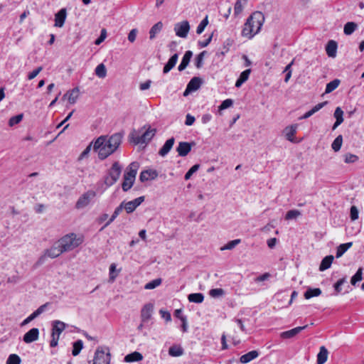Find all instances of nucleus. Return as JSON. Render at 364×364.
Returning a JSON list of instances; mask_svg holds the SVG:
<instances>
[{
  "label": "nucleus",
  "instance_id": "nucleus-52",
  "mask_svg": "<svg viewBox=\"0 0 364 364\" xmlns=\"http://www.w3.org/2000/svg\"><path fill=\"white\" fill-rule=\"evenodd\" d=\"M200 168V164L193 165L185 174L184 178L185 180H189L192 175L196 173Z\"/></svg>",
  "mask_w": 364,
  "mask_h": 364
},
{
  "label": "nucleus",
  "instance_id": "nucleus-58",
  "mask_svg": "<svg viewBox=\"0 0 364 364\" xmlns=\"http://www.w3.org/2000/svg\"><path fill=\"white\" fill-rule=\"evenodd\" d=\"M233 104V101L231 99H227L222 102L221 105L219 106V110H223L229 108Z\"/></svg>",
  "mask_w": 364,
  "mask_h": 364
},
{
  "label": "nucleus",
  "instance_id": "nucleus-51",
  "mask_svg": "<svg viewBox=\"0 0 364 364\" xmlns=\"http://www.w3.org/2000/svg\"><path fill=\"white\" fill-rule=\"evenodd\" d=\"M20 363H21V358L16 354H11L6 360V364H20Z\"/></svg>",
  "mask_w": 364,
  "mask_h": 364
},
{
  "label": "nucleus",
  "instance_id": "nucleus-38",
  "mask_svg": "<svg viewBox=\"0 0 364 364\" xmlns=\"http://www.w3.org/2000/svg\"><path fill=\"white\" fill-rule=\"evenodd\" d=\"M183 353V348L179 346H171L168 349V354L171 356L178 357L182 355Z\"/></svg>",
  "mask_w": 364,
  "mask_h": 364
},
{
  "label": "nucleus",
  "instance_id": "nucleus-43",
  "mask_svg": "<svg viewBox=\"0 0 364 364\" xmlns=\"http://www.w3.org/2000/svg\"><path fill=\"white\" fill-rule=\"evenodd\" d=\"M83 348V342L81 340H77V341L73 343V348L72 350V354L74 356H77L80 353L81 350Z\"/></svg>",
  "mask_w": 364,
  "mask_h": 364
},
{
  "label": "nucleus",
  "instance_id": "nucleus-22",
  "mask_svg": "<svg viewBox=\"0 0 364 364\" xmlns=\"http://www.w3.org/2000/svg\"><path fill=\"white\" fill-rule=\"evenodd\" d=\"M334 117L336 118V122L334 123L332 129L334 130L343 122V111L341 107H338L334 112Z\"/></svg>",
  "mask_w": 364,
  "mask_h": 364
},
{
  "label": "nucleus",
  "instance_id": "nucleus-9",
  "mask_svg": "<svg viewBox=\"0 0 364 364\" xmlns=\"http://www.w3.org/2000/svg\"><path fill=\"white\" fill-rule=\"evenodd\" d=\"M156 133V129L149 128L146 129L140 136H137L134 139V141L135 144H146L151 141Z\"/></svg>",
  "mask_w": 364,
  "mask_h": 364
},
{
  "label": "nucleus",
  "instance_id": "nucleus-10",
  "mask_svg": "<svg viewBox=\"0 0 364 364\" xmlns=\"http://www.w3.org/2000/svg\"><path fill=\"white\" fill-rule=\"evenodd\" d=\"M39 330L37 328H33L26 333L23 336V341L26 343H31L38 339Z\"/></svg>",
  "mask_w": 364,
  "mask_h": 364
},
{
  "label": "nucleus",
  "instance_id": "nucleus-63",
  "mask_svg": "<svg viewBox=\"0 0 364 364\" xmlns=\"http://www.w3.org/2000/svg\"><path fill=\"white\" fill-rule=\"evenodd\" d=\"M48 305V303H46L45 304L41 305L40 307H38L35 311H33L36 317L41 315L46 310Z\"/></svg>",
  "mask_w": 364,
  "mask_h": 364
},
{
  "label": "nucleus",
  "instance_id": "nucleus-2",
  "mask_svg": "<svg viewBox=\"0 0 364 364\" xmlns=\"http://www.w3.org/2000/svg\"><path fill=\"white\" fill-rule=\"evenodd\" d=\"M264 21V16L260 11L254 12L244 24L242 31V36L252 38L260 31Z\"/></svg>",
  "mask_w": 364,
  "mask_h": 364
},
{
  "label": "nucleus",
  "instance_id": "nucleus-55",
  "mask_svg": "<svg viewBox=\"0 0 364 364\" xmlns=\"http://www.w3.org/2000/svg\"><path fill=\"white\" fill-rule=\"evenodd\" d=\"M123 203V208L125 209L127 213H131L136 209L135 205L132 202V200L127 203Z\"/></svg>",
  "mask_w": 364,
  "mask_h": 364
},
{
  "label": "nucleus",
  "instance_id": "nucleus-49",
  "mask_svg": "<svg viewBox=\"0 0 364 364\" xmlns=\"http://www.w3.org/2000/svg\"><path fill=\"white\" fill-rule=\"evenodd\" d=\"M23 117V114H17L16 116L11 117L9 121V125L10 127H13L16 124H18V123H20L22 121Z\"/></svg>",
  "mask_w": 364,
  "mask_h": 364
},
{
  "label": "nucleus",
  "instance_id": "nucleus-54",
  "mask_svg": "<svg viewBox=\"0 0 364 364\" xmlns=\"http://www.w3.org/2000/svg\"><path fill=\"white\" fill-rule=\"evenodd\" d=\"M346 282V277H343L340 279L333 286L334 289L336 294H338L341 291V286Z\"/></svg>",
  "mask_w": 364,
  "mask_h": 364
},
{
  "label": "nucleus",
  "instance_id": "nucleus-50",
  "mask_svg": "<svg viewBox=\"0 0 364 364\" xmlns=\"http://www.w3.org/2000/svg\"><path fill=\"white\" fill-rule=\"evenodd\" d=\"M299 215H301V212L299 210H289L287 213L286 216H285V219L286 220L295 219L297 217H299Z\"/></svg>",
  "mask_w": 364,
  "mask_h": 364
},
{
  "label": "nucleus",
  "instance_id": "nucleus-33",
  "mask_svg": "<svg viewBox=\"0 0 364 364\" xmlns=\"http://www.w3.org/2000/svg\"><path fill=\"white\" fill-rule=\"evenodd\" d=\"M321 294V290L319 288H309L304 293L306 299H309L314 296H318Z\"/></svg>",
  "mask_w": 364,
  "mask_h": 364
},
{
  "label": "nucleus",
  "instance_id": "nucleus-17",
  "mask_svg": "<svg viewBox=\"0 0 364 364\" xmlns=\"http://www.w3.org/2000/svg\"><path fill=\"white\" fill-rule=\"evenodd\" d=\"M175 142V139L173 137H171L168 139L164 146L161 147V149L159 151V154L161 156H165L168 154V153L171 151L172 149L173 144Z\"/></svg>",
  "mask_w": 364,
  "mask_h": 364
},
{
  "label": "nucleus",
  "instance_id": "nucleus-42",
  "mask_svg": "<svg viewBox=\"0 0 364 364\" xmlns=\"http://www.w3.org/2000/svg\"><path fill=\"white\" fill-rule=\"evenodd\" d=\"M357 28V24L354 22H348L344 26V33L346 35L352 34Z\"/></svg>",
  "mask_w": 364,
  "mask_h": 364
},
{
  "label": "nucleus",
  "instance_id": "nucleus-25",
  "mask_svg": "<svg viewBox=\"0 0 364 364\" xmlns=\"http://www.w3.org/2000/svg\"><path fill=\"white\" fill-rule=\"evenodd\" d=\"M250 73H251L250 69H247V70H244L243 72H242L235 82V87H241L242 85L248 80Z\"/></svg>",
  "mask_w": 364,
  "mask_h": 364
},
{
  "label": "nucleus",
  "instance_id": "nucleus-48",
  "mask_svg": "<svg viewBox=\"0 0 364 364\" xmlns=\"http://www.w3.org/2000/svg\"><path fill=\"white\" fill-rule=\"evenodd\" d=\"M207 52L205 50L199 53L196 59H195V65L197 68H200L203 65V58L206 55Z\"/></svg>",
  "mask_w": 364,
  "mask_h": 364
},
{
  "label": "nucleus",
  "instance_id": "nucleus-15",
  "mask_svg": "<svg viewBox=\"0 0 364 364\" xmlns=\"http://www.w3.org/2000/svg\"><path fill=\"white\" fill-rule=\"evenodd\" d=\"M307 326V325H305L304 326H298L291 330L284 331L281 333V337L285 339L292 338L299 333H300L302 330L306 329Z\"/></svg>",
  "mask_w": 364,
  "mask_h": 364
},
{
  "label": "nucleus",
  "instance_id": "nucleus-53",
  "mask_svg": "<svg viewBox=\"0 0 364 364\" xmlns=\"http://www.w3.org/2000/svg\"><path fill=\"white\" fill-rule=\"evenodd\" d=\"M208 23V16H206L205 17V18H203L201 22L200 23V24L197 27V29H196V33L198 34H200L203 32L205 28L207 26Z\"/></svg>",
  "mask_w": 364,
  "mask_h": 364
},
{
  "label": "nucleus",
  "instance_id": "nucleus-14",
  "mask_svg": "<svg viewBox=\"0 0 364 364\" xmlns=\"http://www.w3.org/2000/svg\"><path fill=\"white\" fill-rule=\"evenodd\" d=\"M139 165L137 162L131 163L126 169L124 175L135 180Z\"/></svg>",
  "mask_w": 364,
  "mask_h": 364
},
{
  "label": "nucleus",
  "instance_id": "nucleus-11",
  "mask_svg": "<svg viewBox=\"0 0 364 364\" xmlns=\"http://www.w3.org/2000/svg\"><path fill=\"white\" fill-rule=\"evenodd\" d=\"M158 176V173L156 170L148 169L142 171L139 176L141 182H145L149 180H154Z\"/></svg>",
  "mask_w": 364,
  "mask_h": 364
},
{
  "label": "nucleus",
  "instance_id": "nucleus-59",
  "mask_svg": "<svg viewBox=\"0 0 364 364\" xmlns=\"http://www.w3.org/2000/svg\"><path fill=\"white\" fill-rule=\"evenodd\" d=\"M350 216L352 220H355L358 218V210L355 205L350 208Z\"/></svg>",
  "mask_w": 364,
  "mask_h": 364
},
{
  "label": "nucleus",
  "instance_id": "nucleus-64",
  "mask_svg": "<svg viewBox=\"0 0 364 364\" xmlns=\"http://www.w3.org/2000/svg\"><path fill=\"white\" fill-rule=\"evenodd\" d=\"M195 122V117L190 114H188L186 117L185 124L187 126H191Z\"/></svg>",
  "mask_w": 364,
  "mask_h": 364
},
{
  "label": "nucleus",
  "instance_id": "nucleus-1",
  "mask_svg": "<svg viewBox=\"0 0 364 364\" xmlns=\"http://www.w3.org/2000/svg\"><path fill=\"white\" fill-rule=\"evenodd\" d=\"M123 134L117 132L111 136L102 135L93 143V150L97 153L98 158L104 160L114 153L120 146Z\"/></svg>",
  "mask_w": 364,
  "mask_h": 364
},
{
  "label": "nucleus",
  "instance_id": "nucleus-41",
  "mask_svg": "<svg viewBox=\"0 0 364 364\" xmlns=\"http://www.w3.org/2000/svg\"><path fill=\"white\" fill-rule=\"evenodd\" d=\"M116 267H117L116 264H114V263L111 264V265L109 266V282H113L116 279L117 277L118 276V274L120 272V269H119V270L116 269Z\"/></svg>",
  "mask_w": 364,
  "mask_h": 364
},
{
  "label": "nucleus",
  "instance_id": "nucleus-45",
  "mask_svg": "<svg viewBox=\"0 0 364 364\" xmlns=\"http://www.w3.org/2000/svg\"><path fill=\"white\" fill-rule=\"evenodd\" d=\"M342 143L343 137L341 135H338L333 141L331 147L335 151H338L341 148Z\"/></svg>",
  "mask_w": 364,
  "mask_h": 364
},
{
  "label": "nucleus",
  "instance_id": "nucleus-27",
  "mask_svg": "<svg viewBox=\"0 0 364 364\" xmlns=\"http://www.w3.org/2000/svg\"><path fill=\"white\" fill-rule=\"evenodd\" d=\"M143 359V355L136 351L127 355L124 357V361L127 363L137 362Z\"/></svg>",
  "mask_w": 364,
  "mask_h": 364
},
{
  "label": "nucleus",
  "instance_id": "nucleus-57",
  "mask_svg": "<svg viewBox=\"0 0 364 364\" xmlns=\"http://www.w3.org/2000/svg\"><path fill=\"white\" fill-rule=\"evenodd\" d=\"M209 294L212 297H218L224 294V290L220 288L213 289L210 291Z\"/></svg>",
  "mask_w": 364,
  "mask_h": 364
},
{
  "label": "nucleus",
  "instance_id": "nucleus-23",
  "mask_svg": "<svg viewBox=\"0 0 364 364\" xmlns=\"http://www.w3.org/2000/svg\"><path fill=\"white\" fill-rule=\"evenodd\" d=\"M328 352L325 346L320 347L318 353L317 354V364H324L328 358Z\"/></svg>",
  "mask_w": 364,
  "mask_h": 364
},
{
  "label": "nucleus",
  "instance_id": "nucleus-36",
  "mask_svg": "<svg viewBox=\"0 0 364 364\" xmlns=\"http://www.w3.org/2000/svg\"><path fill=\"white\" fill-rule=\"evenodd\" d=\"M296 133V125H291L285 129V134L287 140L294 141V136Z\"/></svg>",
  "mask_w": 364,
  "mask_h": 364
},
{
  "label": "nucleus",
  "instance_id": "nucleus-12",
  "mask_svg": "<svg viewBox=\"0 0 364 364\" xmlns=\"http://www.w3.org/2000/svg\"><path fill=\"white\" fill-rule=\"evenodd\" d=\"M191 144L186 141H181L176 149V151L180 156H186L191 150Z\"/></svg>",
  "mask_w": 364,
  "mask_h": 364
},
{
  "label": "nucleus",
  "instance_id": "nucleus-34",
  "mask_svg": "<svg viewBox=\"0 0 364 364\" xmlns=\"http://www.w3.org/2000/svg\"><path fill=\"white\" fill-rule=\"evenodd\" d=\"M188 299L190 302L200 304L204 300V296L202 293H193L188 295Z\"/></svg>",
  "mask_w": 364,
  "mask_h": 364
},
{
  "label": "nucleus",
  "instance_id": "nucleus-5",
  "mask_svg": "<svg viewBox=\"0 0 364 364\" xmlns=\"http://www.w3.org/2000/svg\"><path fill=\"white\" fill-rule=\"evenodd\" d=\"M110 353H105L102 348L99 347L95 351L93 364H109Z\"/></svg>",
  "mask_w": 364,
  "mask_h": 364
},
{
  "label": "nucleus",
  "instance_id": "nucleus-7",
  "mask_svg": "<svg viewBox=\"0 0 364 364\" xmlns=\"http://www.w3.org/2000/svg\"><path fill=\"white\" fill-rule=\"evenodd\" d=\"M190 30V25L188 21H183L178 23L174 26L176 35L181 38H186Z\"/></svg>",
  "mask_w": 364,
  "mask_h": 364
},
{
  "label": "nucleus",
  "instance_id": "nucleus-24",
  "mask_svg": "<svg viewBox=\"0 0 364 364\" xmlns=\"http://www.w3.org/2000/svg\"><path fill=\"white\" fill-rule=\"evenodd\" d=\"M45 252L46 256L48 257L56 258L62 253H63V251L60 246L58 245V247H52L51 248L46 250Z\"/></svg>",
  "mask_w": 364,
  "mask_h": 364
},
{
  "label": "nucleus",
  "instance_id": "nucleus-47",
  "mask_svg": "<svg viewBox=\"0 0 364 364\" xmlns=\"http://www.w3.org/2000/svg\"><path fill=\"white\" fill-rule=\"evenodd\" d=\"M363 268L360 267L357 270L356 273L352 277L350 283L352 285H355L358 282L362 280Z\"/></svg>",
  "mask_w": 364,
  "mask_h": 364
},
{
  "label": "nucleus",
  "instance_id": "nucleus-35",
  "mask_svg": "<svg viewBox=\"0 0 364 364\" xmlns=\"http://www.w3.org/2000/svg\"><path fill=\"white\" fill-rule=\"evenodd\" d=\"M123 204L124 203H122L117 208H115L112 215L111 216L109 220L105 223V225L102 228L101 230H103L105 228L107 227L111 223H112L115 220V218L122 212L123 209Z\"/></svg>",
  "mask_w": 364,
  "mask_h": 364
},
{
  "label": "nucleus",
  "instance_id": "nucleus-4",
  "mask_svg": "<svg viewBox=\"0 0 364 364\" xmlns=\"http://www.w3.org/2000/svg\"><path fill=\"white\" fill-rule=\"evenodd\" d=\"M122 171V167L118 161H115L111 168L107 171V175L105 176L104 182L107 187L114 185L119 178Z\"/></svg>",
  "mask_w": 364,
  "mask_h": 364
},
{
  "label": "nucleus",
  "instance_id": "nucleus-40",
  "mask_svg": "<svg viewBox=\"0 0 364 364\" xmlns=\"http://www.w3.org/2000/svg\"><path fill=\"white\" fill-rule=\"evenodd\" d=\"M95 75L100 78H105L107 75V69L103 63L99 64L95 68Z\"/></svg>",
  "mask_w": 364,
  "mask_h": 364
},
{
  "label": "nucleus",
  "instance_id": "nucleus-29",
  "mask_svg": "<svg viewBox=\"0 0 364 364\" xmlns=\"http://www.w3.org/2000/svg\"><path fill=\"white\" fill-rule=\"evenodd\" d=\"M162 28L163 23L161 21H159L155 23L149 31V38L151 40L154 39L156 34H158L162 30Z\"/></svg>",
  "mask_w": 364,
  "mask_h": 364
},
{
  "label": "nucleus",
  "instance_id": "nucleus-13",
  "mask_svg": "<svg viewBox=\"0 0 364 364\" xmlns=\"http://www.w3.org/2000/svg\"><path fill=\"white\" fill-rule=\"evenodd\" d=\"M153 309L154 306L150 303L144 306L141 311V317L143 322H146L150 319Z\"/></svg>",
  "mask_w": 364,
  "mask_h": 364
},
{
  "label": "nucleus",
  "instance_id": "nucleus-6",
  "mask_svg": "<svg viewBox=\"0 0 364 364\" xmlns=\"http://www.w3.org/2000/svg\"><path fill=\"white\" fill-rule=\"evenodd\" d=\"M96 196V193L94 191H88L84 194H82L76 203V208L77 209L83 208L88 205L91 199L95 198Z\"/></svg>",
  "mask_w": 364,
  "mask_h": 364
},
{
  "label": "nucleus",
  "instance_id": "nucleus-28",
  "mask_svg": "<svg viewBox=\"0 0 364 364\" xmlns=\"http://www.w3.org/2000/svg\"><path fill=\"white\" fill-rule=\"evenodd\" d=\"M333 256L332 255H328L325 257L322 260L319 266V270L320 271H324L328 268H330L333 261Z\"/></svg>",
  "mask_w": 364,
  "mask_h": 364
},
{
  "label": "nucleus",
  "instance_id": "nucleus-32",
  "mask_svg": "<svg viewBox=\"0 0 364 364\" xmlns=\"http://www.w3.org/2000/svg\"><path fill=\"white\" fill-rule=\"evenodd\" d=\"M135 180L124 175L122 188L124 192L128 191L132 187Z\"/></svg>",
  "mask_w": 364,
  "mask_h": 364
},
{
  "label": "nucleus",
  "instance_id": "nucleus-56",
  "mask_svg": "<svg viewBox=\"0 0 364 364\" xmlns=\"http://www.w3.org/2000/svg\"><path fill=\"white\" fill-rule=\"evenodd\" d=\"M358 160V157L352 154H346L345 155L344 161L347 164L354 163Z\"/></svg>",
  "mask_w": 364,
  "mask_h": 364
},
{
  "label": "nucleus",
  "instance_id": "nucleus-21",
  "mask_svg": "<svg viewBox=\"0 0 364 364\" xmlns=\"http://www.w3.org/2000/svg\"><path fill=\"white\" fill-rule=\"evenodd\" d=\"M259 356V352L257 350H252L248 352L247 353H245L242 355L240 358V361L242 363H247L252 360L257 358Z\"/></svg>",
  "mask_w": 364,
  "mask_h": 364
},
{
  "label": "nucleus",
  "instance_id": "nucleus-18",
  "mask_svg": "<svg viewBox=\"0 0 364 364\" xmlns=\"http://www.w3.org/2000/svg\"><path fill=\"white\" fill-rule=\"evenodd\" d=\"M337 47V43L335 41L331 40L328 42L326 51L328 57L335 58L336 56Z\"/></svg>",
  "mask_w": 364,
  "mask_h": 364
},
{
  "label": "nucleus",
  "instance_id": "nucleus-62",
  "mask_svg": "<svg viewBox=\"0 0 364 364\" xmlns=\"http://www.w3.org/2000/svg\"><path fill=\"white\" fill-rule=\"evenodd\" d=\"M94 143V141L91 142L87 147L86 149L81 153L80 157H79V159L81 160L83 158L86 157L88 154L90 153V150H91V148H92V144Z\"/></svg>",
  "mask_w": 364,
  "mask_h": 364
},
{
  "label": "nucleus",
  "instance_id": "nucleus-44",
  "mask_svg": "<svg viewBox=\"0 0 364 364\" xmlns=\"http://www.w3.org/2000/svg\"><path fill=\"white\" fill-rule=\"evenodd\" d=\"M241 240L240 239H235L228 242L226 245L220 247V250H232L236 245L240 244Z\"/></svg>",
  "mask_w": 364,
  "mask_h": 364
},
{
  "label": "nucleus",
  "instance_id": "nucleus-16",
  "mask_svg": "<svg viewBox=\"0 0 364 364\" xmlns=\"http://www.w3.org/2000/svg\"><path fill=\"white\" fill-rule=\"evenodd\" d=\"M66 18V10L60 9L55 16V26L62 27Z\"/></svg>",
  "mask_w": 364,
  "mask_h": 364
},
{
  "label": "nucleus",
  "instance_id": "nucleus-8",
  "mask_svg": "<svg viewBox=\"0 0 364 364\" xmlns=\"http://www.w3.org/2000/svg\"><path fill=\"white\" fill-rule=\"evenodd\" d=\"M202 80L199 77H193L188 83L183 95L187 96L189 93L196 91L200 88Z\"/></svg>",
  "mask_w": 364,
  "mask_h": 364
},
{
  "label": "nucleus",
  "instance_id": "nucleus-26",
  "mask_svg": "<svg viewBox=\"0 0 364 364\" xmlns=\"http://www.w3.org/2000/svg\"><path fill=\"white\" fill-rule=\"evenodd\" d=\"M79 96V89L77 87H75L73 90L68 91L65 95V97H67L68 102L70 104H74L76 102V100L77 99Z\"/></svg>",
  "mask_w": 364,
  "mask_h": 364
},
{
  "label": "nucleus",
  "instance_id": "nucleus-39",
  "mask_svg": "<svg viewBox=\"0 0 364 364\" xmlns=\"http://www.w3.org/2000/svg\"><path fill=\"white\" fill-rule=\"evenodd\" d=\"M248 0H237L234 7V14L239 15L243 10V7L247 4Z\"/></svg>",
  "mask_w": 364,
  "mask_h": 364
},
{
  "label": "nucleus",
  "instance_id": "nucleus-31",
  "mask_svg": "<svg viewBox=\"0 0 364 364\" xmlns=\"http://www.w3.org/2000/svg\"><path fill=\"white\" fill-rule=\"evenodd\" d=\"M353 245V242H347L341 244L336 250V257L337 258L341 257L350 247H351Z\"/></svg>",
  "mask_w": 364,
  "mask_h": 364
},
{
  "label": "nucleus",
  "instance_id": "nucleus-30",
  "mask_svg": "<svg viewBox=\"0 0 364 364\" xmlns=\"http://www.w3.org/2000/svg\"><path fill=\"white\" fill-rule=\"evenodd\" d=\"M65 328V323L60 321H55L53 323L52 332L55 333L57 335H60V333Z\"/></svg>",
  "mask_w": 364,
  "mask_h": 364
},
{
  "label": "nucleus",
  "instance_id": "nucleus-19",
  "mask_svg": "<svg viewBox=\"0 0 364 364\" xmlns=\"http://www.w3.org/2000/svg\"><path fill=\"white\" fill-rule=\"evenodd\" d=\"M192 56H193V52L191 50H187L185 53V54L182 58V60L178 67V70L179 71H183V70H185L186 68V67L188 65V64L191 61Z\"/></svg>",
  "mask_w": 364,
  "mask_h": 364
},
{
  "label": "nucleus",
  "instance_id": "nucleus-61",
  "mask_svg": "<svg viewBox=\"0 0 364 364\" xmlns=\"http://www.w3.org/2000/svg\"><path fill=\"white\" fill-rule=\"evenodd\" d=\"M43 70L42 67H38L36 69L33 70L32 72L29 73L28 75V79L32 80L36 77L38 73Z\"/></svg>",
  "mask_w": 364,
  "mask_h": 364
},
{
  "label": "nucleus",
  "instance_id": "nucleus-60",
  "mask_svg": "<svg viewBox=\"0 0 364 364\" xmlns=\"http://www.w3.org/2000/svg\"><path fill=\"white\" fill-rule=\"evenodd\" d=\"M138 31L136 28H133L128 34V40L129 42L133 43L135 41Z\"/></svg>",
  "mask_w": 364,
  "mask_h": 364
},
{
  "label": "nucleus",
  "instance_id": "nucleus-37",
  "mask_svg": "<svg viewBox=\"0 0 364 364\" xmlns=\"http://www.w3.org/2000/svg\"><path fill=\"white\" fill-rule=\"evenodd\" d=\"M340 83H341V80L338 79H335V80L331 81L330 82L327 83L326 87L325 93L326 94L331 93V92L335 90L338 87Z\"/></svg>",
  "mask_w": 364,
  "mask_h": 364
},
{
  "label": "nucleus",
  "instance_id": "nucleus-46",
  "mask_svg": "<svg viewBox=\"0 0 364 364\" xmlns=\"http://www.w3.org/2000/svg\"><path fill=\"white\" fill-rule=\"evenodd\" d=\"M162 282L161 279L158 278L154 279L148 283H146L144 286L145 289H154L156 287H159Z\"/></svg>",
  "mask_w": 364,
  "mask_h": 364
},
{
  "label": "nucleus",
  "instance_id": "nucleus-20",
  "mask_svg": "<svg viewBox=\"0 0 364 364\" xmlns=\"http://www.w3.org/2000/svg\"><path fill=\"white\" fill-rule=\"evenodd\" d=\"M178 55L177 53H175L173 55L169 60H168L167 63L164 65L163 69V73L164 74L168 73L172 68H173L178 61Z\"/></svg>",
  "mask_w": 364,
  "mask_h": 364
},
{
  "label": "nucleus",
  "instance_id": "nucleus-3",
  "mask_svg": "<svg viewBox=\"0 0 364 364\" xmlns=\"http://www.w3.org/2000/svg\"><path fill=\"white\" fill-rule=\"evenodd\" d=\"M83 242L82 237H77L75 233H70L63 236L59 240V245L63 252H69L80 246Z\"/></svg>",
  "mask_w": 364,
  "mask_h": 364
}]
</instances>
